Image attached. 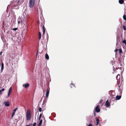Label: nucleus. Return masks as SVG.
Returning <instances> with one entry per match:
<instances>
[{
    "label": "nucleus",
    "instance_id": "nucleus-12",
    "mask_svg": "<svg viewBox=\"0 0 126 126\" xmlns=\"http://www.w3.org/2000/svg\"><path fill=\"white\" fill-rule=\"evenodd\" d=\"M4 64L3 63H2L1 65V72H2V71L4 69Z\"/></svg>",
    "mask_w": 126,
    "mask_h": 126
},
{
    "label": "nucleus",
    "instance_id": "nucleus-24",
    "mask_svg": "<svg viewBox=\"0 0 126 126\" xmlns=\"http://www.w3.org/2000/svg\"><path fill=\"white\" fill-rule=\"evenodd\" d=\"M119 50V53L120 54L122 52V50L121 49H120Z\"/></svg>",
    "mask_w": 126,
    "mask_h": 126
},
{
    "label": "nucleus",
    "instance_id": "nucleus-13",
    "mask_svg": "<svg viewBox=\"0 0 126 126\" xmlns=\"http://www.w3.org/2000/svg\"><path fill=\"white\" fill-rule=\"evenodd\" d=\"M29 86V84L28 83L25 84L24 85V87L25 88L28 87Z\"/></svg>",
    "mask_w": 126,
    "mask_h": 126
},
{
    "label": "nucleus",
    "instance_id": "nucleus-21",
    "mask_svg": "<svg viewBox=\"0 0 126 126\" xmlns=\"http://www.w3.org/2000/svg\"><path fill=\"white\" fill-rule=\"evenodd\" d=\"M126 14H124V15L123 16V18L124 20H126Z\"/></svg>",
    "mask_w": 126,
    "mask_h": 126
},
{
    "label": "nucleus",
    "instance_id": "nucleus-6",
    "mask_svg": "<svg viewBox=\"0 0 126 126\" xmlns=\"http://www.w3.org/2000/svg\"><path fill=\"white\" fill-rule=\"evenodd\" d=\"M17 108L15 109L13 111V113H12V115H11V118H12L14 115L15 112L16 111V110H17Z\"/></svg>",
    "mask_w": 126,
    "mask_h": 126
},
{
    "label": "nucleus",
    "instance_id": "nucleus-4",
    "mask_svg": "<svg viewBox=\"0 0 126 126\" xmlns=\"http://www.w3.org/2000/svg\"><path fill=\"white\" fill-rule=\"evenodd\" d=\"M12 91V88L11 87L9 89V91L8 92L7 96V97H9Z\"/></svg>",
    "mask_w": 126,
    "mask_h": 126
},
{
    "label": "nucleus",
    "instance_id": "nucleus-8",
    "mask_svg": "<svg viewBox=\"0 0 126 126\" xmlns=\"http://www.w3.org/2000/svg\"><path fill=\"white\" fill-rule=\"evenodd\" d=\"M23 15L24 17H27L28 16V14L27 13L26 11H25L23 13Z\"/></svg>",
    "mask_w": 126,
    "mask_h": 126
},
{
    "label": "nucleus",
    "instance_id": "nucleus-30",
    "mask_svg": "<svg viewBox=\"0 0 126 126\" xmlns=\"http://www.w3.org/2000/svg\"><path fill=\"white\" fill-rule=\"evenodd\" d=\"M103 101V100H100V103H102Z\"/></svg>",
    "mask_w": 126,
    "mask_h": 126
},
{
    "label": "nucleus",
    "instance_id": "nucleus-31",
    "mask_svg": "<svg viewBox=\"0 0 126 126\" xmlns=\"http://www.w3.org/2000/svg\"><path fill=\"white\" fill-rule=\"evenodd\" d=\"M36 123H33V126H35L36 125Z\"/></svg>",
    "mask_w": 126,
    "mask_h": 126
},
{
    "label": "nucleus",
    "instance_id": "nucleus-1",
    "mask_svg": "<svg viewBox=\"0 0 126 126\" xmlns=\"http://www.w3.org/2000/svg\"><path fill=\"white\" fill-rule=\"evenodd\" d=\"M26 119L27 121L30 120L31 118V113L30 110H27L26 112Z\"/></svg>",
    "mask_w": 126,
    "mask_h": 126
},
{
    "label": "nucleus",
    "instance_id": "nucleus-33",
    "mask_svg": "<svg viewBox=\"0 0 126 126\" xmlns=\"http://www.w3.org/2000/svg\"><path fill=\"white\" fill-rule=\"evenodd\" d=\"M88 126H92L91 124H89Z\"/></svg>",
    "mask_w": 126,
    "mask_h": 126
},
{
    "label": "nucleus",
    "instance_id": "nucleus-16",
    "mask_svg": "<svg viewBox=\"0 0 126 126\" xmlns=\"http://www.w3.org/2000/svg\"><path fill=\"white\" fill-rule=\"evenodd\" d=\"M43 33L44 34L45 33V27L44 26H43Z\"/></svg>",
    "mask_w": 126,
    "mask_h": 126
},
{
    "label": "nucleus",
    "instance_id": "nucleus-37",
    "mask_svg": "<svg viewBox=\"0 0 126 126\" xmlns=\"http://www.w3.org/2000/svg\"><path fill=\"white\" fill-rule=\"evenodd\" d=\"M26 126H30V125H26Z\"/></svg>",
    "mask_w": 126,
    "mask_h": 126
},
{
    "label": "nucleus",
    "instance_id": "nucleus-5",
    "mask_svg": "<svg viewBox=\"0 0 126 126\" xmlns=\"http://www.w3.org/2000/svg\"><path fill=\"white\" fill-rule=\"evenodd\" d=\"M95 111L97 112H100V110L98 107V105L95 108Z\"/></svg>",
    "mask_w": 126,
    "mask_h": 126
},
{
    "label": "nucleus",
    "instance_id": "nucleus-36",
    "mask_svg": "<svg viewBox=\"0 0 126 126\" xmlns=\"http://www.w3.org/2000/svg\"><path fill=\"white\" fill-rule=\"evenodd\" d=\"M18 23H20V21H18Z\"/></svg>",
    "mask_w": 126,
    "mask_h": 126
},
{
    "label": "nucleus",
    "instance_id": "nucleus-39",
    "mask_svg": "<svg viewBox=\"0 0 126 126\" xmlns=\"http://www.w3.org/2000/svg\"><path fill=\"white\" fill-rule=\"evenodd\" d=\"M73 85L74 86V84H73Z\"/></svg>",
    "mask_w": 126,
    "mask_h": 126
},
{
    "label": "nucleus",
    "instance_id": "nucleus-35",
    "mask_svg": "<svg viewBox=\"0 0 126 126\" xmlns=\"http://www.w3.org/2000/svg\"><path fill=\"white\" fill-rule=\"evenodd\" d=\"M94 115H95V112H94Z\"/></svg>",
    "mask_w": 126,
    "mask_h": 126
},
{
    "label": "nucleus",
    "instance_id": "nucleus-15",
    "mask_svg": "<svg viewBox=\"0 0 126 126\" xmlns=\"http://www.w3.org/2000/svg\"><path fill=\"white\" fill-rule=\"evenodd\" d=\"M96 125L97 126L99 124V119L98 118H97L96 119Z\"/></svg>",
    "mask_w": 126,
    "mask_h": 126
},
{
    "label": "nucleus",
    "instance_id": "nucleus-3",
    "mask_svg": "<svg viewBox=\"0 0 126 126\" xmlns=\"http://www.w3.org/2000/svg\"><path fill=\"white\" fill-rule=\"evenodd\" d=\"M35 2V0H29V7L32 9L34 5Z\"/></svg>",
    "mask_w": 126,
    "mask_h": 126
},
{
    "label": "nucleus",
    "instance_id": "nucleus-40",
    "mask_svg": "<svg viewBox=\"0 0 126 126\" xmlns=\"http://www.w3.org/2000/svg\"><path fill=\"white\" fill-rule=\"evenodd\" d=\"M17 8H18V7H17Z\"/></svg>",
    "mask_w": 126,
    "mask_h": 126
},
{
    "label": "nucleus",
    "instance_id": "nucleus-9",
    "mask_svg": "<svg viewBox=\"0 0 126 126\" xmlns=\"http://www.w3.org/2000/svg\"><path fill=\"white\" fill-rule=\"evenodd\" d=\"M49 91L48 89H47L46 94V96L47 97L48 95L49 94Z\"/></svg>",
    "mask_w": 126,
    "mask_h": 126
},
{
    "label": "nucleus",
    "instance_id": "nucleus-23",
    "mask_svg": "<svg viewBox=\"0 0 126 126\" xmlns=\"http://www.w3.org/2000/svg\"><path fill=\"white\" fill-rule=\"evenodd\" d=\"M42 116V114L41 113V114H40L39 115V120H40Z\"/></svg>",
    "mask_w": 126,
    "mask_h": 126
},
{
    "label": "nucleus",
    "instance_id": "nucleus-20",
    "mask_svg": "<svg viewBox=\"0 0 126 126\" xmlns=\"http://www.w3.org/2000/svg\"><path fill=\"white\" fill-rule=\"evenodd\" d=\"M42 119H41L40 120V121H39V126H40L42 124Z\"/></svg>",
    "mask_w": 126,
    "mask_h": 126
},
{
    "label": "nucleus",
    "instance_id": "nucleus-27",
    "mask_svg": "<svg viewBox=\"0 0 126 126\" xmlns=\"http://www.w3.org/2000/svg\"><path fill=\"white\" fill-rule=\"evenodd\" d=\"M39 112H40L42 111V109L41 108L39 107Z\"/></svg>",
    "mask_w": 126,
    "mask_h": 126
},
{
    "label": "nucleus",
    "instance_id": "nucleus-10",
    "mask_svg": "<svg viewBox=\"0 0 126 126\" xmlns=\"http://www.w3.org/2000/svg\"><path fill=\"white\" fill-rule=\"evenodd\" d=\"M5 105L6 106H9L10 105L9 102L8 101L5 102Z\"/></svg>",
    "mask_w": 126,
    "mask_h": 126
},
{
    "label": "nucleus",
    "instance_id": "nucleus-41",
    "mask_svg": "<svg viewBox=\"0 0 126 126\" xmlns=\"http://www.w3.org/2000/svg\"><path fill=\"white\" fill-rule=\"evenodd\" d=\"M23 86H24V85H23Z\"/></svg>",
    "mask_w": 126,
    "mask_h": 126
},
{
    "label": "nucleus",
    "instance_id": "nucleus-29",
    "mask_svg": "<svg viewBox=\"0 0 126 126\" xmlns=\"http://www.w3.org/2000/svg\"><path fill=\"white\" fill-rule=\"evenodd\" d=\"M125 14L126 15V7H125Z\"/></svg>",
    "mask_w": 126,
    "mask_h": 126
},
{
    "label": "nucleus",
    "instance_id": "nucleus-2",
    "mask_svg": "<svg viewBox=\"0 0 126 126\" xmlns=\"http://www.w3.org/2000/svg\"><path fill=\"white\" fill-rule=\"evenodd\" d=\"M14 2L13 3V5L14 7H16L20 5L23 2V1L19 0H14Z\"/></svg>",
    "mask_w": 126,
    "mask_h": 126
},
{
    "label": "nucleus",
    "instance_id": "nucleus-25",
    "mask_svg": "<svg viewBox=\"0 0 126 126\" xmlns=\"http://www.w3.org/2000/svg\"><path fill=\"white\" fill-rule=\"evenodd\" d=\"M118 50L117 49H116L115 50V51L116 52V55L117 54V52Z\"/></svg>",
    "mask_w": 126,
    "mask_h": 126
},
{
    "label": "nucleus",
    "instance_id": "nucleus-18",
    "mask_svg": "<svg viewBox=\"0 0 126 126\" xmlns=\"http://www.w3.org/2000/svg\"><path fill=\"white\" fill-rule=\"evenodd\" d=\"M45 57H46V59H47V60L49 59V56H48V55L47 54H46Z\"/></svg>",
    "mask_w": 126,
    "mask_h": 126
},
{
    "label": "nucleus",
    "instance_id": "nucleus-7",
    "mask_svg": "<svg viewBox=\"0 0 126 126\" xmlns=\"http://www.w3.org/2000/svg\"><path fill=\"white\" fill-rule=\"evenodd\" d=\"M116 79L117 80V81L118 82L120 81V75L119 74L117 75L116 77Z\"/></svg>",
    "mask_w": 126,
    "mask_h": 126
},
{
    "label": "nucleus",
    "instance_id": "nucleus-22",
    "mask_svg": "<svg viewBox=\"0 0 126 126\" xmlns=\"http://www.w3.org/2000/svg\"><path fill=\"white\" fill-rule=\"evenodd\" d=\"M5 89L4 88H3L0 91V95L2 94V92Z\"/></svg>",
    "mask_w": 126,
    "mask_h": 126
},
{
    "label": "nucleus",
    "instance_id": "nucleus-32",
    "mask_svg": "<svg viewBox=\"0 0 126 126\" xmlns=\"http://www.w3.org/2000/svg\"><path fill=\"white\" fill-rule=\"evenodd\" d=\"M17 29V28H14V29H13V30H14L15 31H16V30Z\"/></svg>",
    "mask_w": 126,
    "mask_h": 126
},
{
    "label": "nucleus",
    "instance_id": "nucleus-17",
    "mask_svg": "<svg viewBox=\"0 0 126 126\" xmlns=\"http://www.w3.org/2000/svg\"><path fill=\"white\" fill-rule=\"evenodd\" d=\"M119 3L121 4H122L124 2L123 0H119Z\"/></svg>",
    "mask_w": 126,
    "mask_h": 126
},
{
    "label": "nucleus",
    "instance_id": "nucleus-19",
    "mask_svg": "<svg viewBox=\"0 0 126 126\" xmlns=\"http://www.w3.org/2000/svg\"><path fill=\"white\" fill-rule=\"evenodd\" d=\"M41 33L40 32H39V39H40L41 38Z\"/></svg>",
    "mask_w": 126,
    "mask_h": 126
},
{
    "label": "nucleus",
    "instance_id": "nucleus-38",
    "mask_svg": "<svg viewBox=\"0 0 126 126\" xmlns=\"http://www.w3.org/2000/svg\"><path fill=\"white\" fill-rule=\"evenodd\" d=\"M117 45H118V43H117H117H116V46H117Z\"/></svg>",
    "mask_w": 126,
    "mask_h": 126
},
{
    "label": "nucleus",
    "instance_id": "nucleus-28",
    "mask_svg": "<svg viewBox=\"0 0 126 126\" xmlns=\"http://www.w3.org/2000/svg\"><path fill=\"white\" fill-rule=\"evenodd\" d=\"M123 28L124 30H126V27L125 26H123Z\"/></svg>",
    "mask_w": 126,
    "mask_h": 126
},
{
    "label": "nucleus",
    "instance_id": "nucleus-26",
    "mask_svg": "<svg viewBox=\"0 0 126 126\" xmlns=\"http://www.w3.org/2000/svg\"><path fill=\"white\" fill-rule=\"evenodd\" d=\"M123 43H124L125 44H126V40H124L123 41Z\"/></svg>",
    "mask_w": 126,
    "mask_h": 126
},
{
    "label": "nucleus",
    "instance_id": "nucleus-11",
    "mask_svg": "<svg viewBox=\"0 0 126 126\" xmlns=\"http://www.w3.org/2000/svg\"><path fill=\"white\" fill-rule=\"evenodd\" d=\"M106 105L108 107L110 105V104L109 102L108 101V100H107L106 101Z\"/></svg>",
    "mask_w": 126,
    "mask_h": 126
},
{
    "label": "nucleus",
    "instance_id": "nucleus-14",
    "mask_svg": "<svg viewBox=\"0 0 126 126\" xmlns=\"http://www.w3.org/2000/svg\"><path fill=\"white\" fill-rule=\"evenodd\" d=\"M121 97V96L120 95H117L116 96V99L117 100L120 99Z\"/></svg>",
    "mask_w": 126,
    "mask_h": 126
},
{
    "label": "nucleus",
    "instance_id": "nucleus-34",
    "mask_svg": "<svg viewBox=\"0 0 126 126\" xmlns=\"http://www.w3.org/2000/svg\"><path fill=\"white\" fill-rule=\"evenodd\" d=\"M2 51L1 52H0V55H1V54H2Z\"/></svg>",
    "mask_w": 126,
    "mask_h": 126
}]
</instances>
